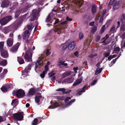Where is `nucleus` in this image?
<instances>
[{
    "label": "nucleus",
    "mask_w": 125,
    "mask_h": 125,
    "mask_svg": "<svg viewBox=\"0 0 125 125\" xmlns=\"http://www.w3.org/2000/svg\"><path fill=\"white\" fill-rule=\"evenodd\" d=\"M70 74V73L69 72H66L64 73L63 74V78H64L66 77L69 76Z\"/></svg>",
    "instance_id": "38"
},
{
    "label": "nucleus",
    "mask_w": 125,
    "mask_h": 125,
    "mask_svg": "<svg viewBox=\"0 0 125 125\" xmlns=\"http://www.w3.org/2000/svg\"><path fill=\"white\" fill-rule=\"evenodd\" d=\"M79 37L80 40H81L83 37V34L82 32H80L79 35Z\"/></svg>",
    "instance_id": "36"
},
{
    "label": "nucleus",
    "mask_w": 125,
    "mask_h": 125,
    "mask_svg": "<svg viewBox=\"0 0 125 125\" xmlns=\"http://www.w3.org/2000/svg\"><path fill=\"white\" fill-rule=\"evenodd\" d=\"M23 112H20L19 113L14 114L13 115V118L17 121L22 120L24 117Z\"/></svg>",
    "instance_id": "4"
},
{
    "label": "nucleus",
    "mask_w": 125,
    "mask_h": 125,
    "mask_svg": "<svg viewBox=\"0 0 125 125\" xmlns=\"http://www.w3.org/2000/svg\"><path fill=\"white\" fill-rule=\"evenodd\" d=\"M7 64V61L6 60H3L1 61L0 62V65L3 66H5Z\"/></svg>",
    "instance_id": "26"
},
{
    "label": "nucleus",
    "mask_w": 125,
    "mask_h": 125,
    "mask_svg": "<svg viewBox=\"0 0 125 125\" xmlns=\"http://www.w3.org/2000/svg\"><path fill=\"white\" fill-rule=\"evenodd\" d=\"M104 55L105 57H107L109 55V52H105L104 53Z\"/></svg>",
    "instance_id": "51"
},
{
    "label": "nucleus",
    "mask_w": 125,
    "mask_h": 125,
    "mask_svg": "<svg viewBox=\"0 0 125 125\" xmlns=\"http://www.w3.org/2000/svg\"><path fill=\"white\" fill-rule=\"evenodd\" d=\"M55 74V73L50 72L48 74V75H49V77H52V76H53Z\"/></svg>",
    "instance_id": "42"
},
{
    "label": "nucleus",
    "mask_w": 125,
    "mask_h": 125,
    "mask_svg": "<svg viewBox=\"0 0 125 125\" xmlns=\"http://www.w3.org/2000/svg\"><path fill=\"white\" fill-rule=\"evenodd\" d=\"M96 10L97 7L96 5H93L92 7V11L93 14L96 12Z\"/></svg>",
    "instance_id": "22"
},
{
    "label": "nucleus",
    "mask_w": 125,
    "mask_h": 125,
    "mask_svg": "<svg viewBox=\"0 0 125 125\" xmlns=\"http://www.w3.org/2000/svg\"><path fill=\"white\" fill-rule=\"evenodd\" d=\"M12 19V16H6L0 20V23L2 25H5Z\"/></svg>",
    "instance_id": "3"
},
{
    "label": "nucleus",
    "mask_w": 125,
    "mask_h": 125,
    "mask_svg": "<svg viewBox=\"0 0 125 125\" xmlns=\"http://www.w3.org/2000/svg\"><path fill=\"white\" fill-rule=\"evenodd\" d=\"M66 89L65 88H59L58 89H56V91H61L62 92V93L63 94H67L70 93L71 91V90H69L65 92Z\"/></svg>",
    "instance_id": "12"
},
{
    "label": "nucleus",
    "mask_w": 125,
    "mask_h": 125,
    "mask_svg": "<svg viewBox=\"0 0 125 125\" xmlns=\"http://www.w3.org/2000/svg\"><path fill=\"white\" fill-rule=\"evenodd\" d=\"M10 1L9 0H4L1 4V7L3 8L7 7L10 5Z\"/></svg>",
    "instance_id": "8"
},
{
    "label": "nucleus",
    "mask_w": 125,
    "mask_h": 125,
    "mask_svg": "<svg viewBox=\"0 0 125 125\" xmlns=\"http://www.w3.org/2000/svg\"><path fill=\"white\" fill-rule=\"evenodd\" d=\"M44 68L45 72H47L48 69V66L47 65H46L45 66Z\"/></svg>",
    "instance_id": "53"
},
{
    "label": "nucleus",
    "mask_w": 125,
    "mask_h": 125,
    "mask_svg": "<svg viewBox=\"0 0 125 125\" xmlns=\"http://www.w3.org/2000/svg\"><path fill=\"white\" fill-rule=\"evenodd\" d=\"M103 68H101L99 69L98 70V68H97L96 69L95 72V75H97V74L100 73L102 72Z\"/></svg>",
    "instance_id": "28"
},
{
    "label": "nucleus",
    "mask_w": 125,
    "mask_h": 125,
    "mask_svg": "<svg viewBox=\"0 0 125 125\" xmlns=\"http://www.w3.org/2000/svg\"><path fill=\"white\" fill-rule=\"evenodd\" d=\"M32 67V64H29L27 67H26L24 71H22V72H24L25 73H28L29 71L31 69Z\"/></svg>",
    "instance_id": "17"
},
{
    "label": "nucleus",
    "mask_w": 125,
    "mask_h": 125,
    "mask_svg": "<svg viewBox=\"0 0 125 125\" xmlns=\"http://www.w3.org/2000/svg\"><path fill=\"white\" fill-rule=\"evenodd\" d=\"M120 1H116V0H110V5L114 4L113 9L114 10H116L119 7V3Z\"/></svg>",
    "instance_id": "6"
},
{
    "label": "nucleus",
    "mask_w": 125,
    "mask_h": 125,
    "mask_svg": "<svg viewBox=\"0 0 125 125\" xmlns=\"http://www.w3.org/2000/svg\"><path fill=\"white\" fill-rule=\"evenodd\" d=\"M96 40L98 41H99L100 39V37L99 35H97L96 37Z\"/></svg>",
    "instance_id": "58"
},
{
    "label": "nucleus",
    "mask_w": 125,
    "mask_h": 125,
    "mask_svg": "<svg viewBox=\"0 0 125 125\" xmlns=\"http://www.w3.org/2000/svg\"><path fill=\"white\" fill-rule=\"evenodd\" d=\"M24 17L25 16H23L21 17L20 21H16L15 23L10 26V29L13 30H16L21 24L23 21V19Z\"/></svg>",
    "instance_id": "1"
},
{
    "label": "nucleus",
    "mask_w": 125,
    "mask_h": 125,
    "mask_svg": "<svg viewBox=\"0 0 125 125\" xmlns=\"http://www.w3.org/2000/svg\"><path fill=\"white\" fill-rule=\"evenodd\" d=\"M120 49L119 47H115L114 50V51H120Z\"/></svg>",
    "instance_id": "47"
},
{
    "label": "nucleus",
    "mask_w": 125,
    "mask_h": 125,
    "mask_svg": "<svg viewBox=\"0 0 125 125\" xmlns=\"http://www.w3.org/2000/svg\"><path fill=\"white\" fill-rule=\"evenodd\" d=\"M29 32L28 30L25 31L23 33V39L24 40H26L27 38H28L29 36V35H28Z\"/></svg>",
    "instance_id": "15"
},
{
    "label": "nucleus",
    "mask_w": 125,
    "mask_h": 125,
    "mask_svg": "<svg viewBox=\"0 0 125 125\" xmlns=\"http://www.w3.org/2000/svg\"><path fill=\"white\" fill-rule=\"evenodd\" d=\"M0 54L3 57L6 58L8 56V53L7 51L4 49H2L0 50Z\"/></svg>",
    "instance_id": "10"
},
{
    "label": "nucleus",
    "mask_w": 125,
    "mask_h": 125,
    "mask_svg": "<svg viewBox=\"0 0 125 125\" xmlns=\"http://www.w3.org/2000/svg\"><path fill=\"white\" fill-rule=\"evenodd\" d=\"M117 55L116 54H114L113 55H110V60L113 58L116 57Z\"/></svg>",
    "instance_id": "48"
},
{
    "label": "nucleus",
    "mask_w": 125,
    "mask_h": 125,
    "mask_svg": "<svg viewBox=\"0 0 125 125\" xmlns=\"http://www.w3.org/2000/svg\"><path fill=\"white\" fill-rule=\"evenodd\" d=\"M21 13V11L20 10H18L16 11L15 13V17L16 18L18 17Z\"/></svg>",
    "instance_id": "31"
},
{
    "label": "nucleus",
    "mask_w": 125,
    "mask_h": 125,
    "mask_svg": "<svg viewBox=\"0 0 125 125\" xmlns=\"http://www.w3.org/2000/svg\"><path fill=\"white\" fill-rule=\"evenodd\" d=\"M116 61V60L115 59H113L111 62V65L110 66V67L112 66L115 63Z\"/></svg>",
    "instance_id": "46"
},
{
    "label": "nucleus",
    "mask_w": 125,
    "mask_h": 125,
    "mask_svg": "<svg viewBox=\"0 0 125 125\" xmlns=\"http://www.w3.org/2000/svg\"><path fill=\"white\" fill-rule=\"evenodd\" d=\"M21 43L17 42L16 44L14 45L11 48L10 51L12 53H15L17 51V50L21 44Z\"/></svg>",
    "instance_id": "7"
},
{
    "label": "nucleus",
    "mask_w": 125,
    "mask_h": 125,
    "mask_svg": "<svg viewBox=\"0 0 125 125\" xmlns=\"http://www.w3.org/2000/svg\"><path fill=\"white\" fill-rule=\"evenodd\" d=\"M73 79L72 77L69 78H66L64 80V82H68V83H71L73 82Z\"/></svg>",
    "instance_id": "21"
},
{
    "label": "nucleus",
    "mask_w": 125,
    "mask_h": 125,
    "mask_svg": "<svg viewBox=\"0 0 125 125\" xmlns=\"http://www.w3.org/2000/svg\"><path fill=\"white\" fill-rule=\"evenodd\" d=\"M105 29V25H104L102 27L101 30L100 32V33L102 34L103 33Z\"/></svg>",
    "instance_id": "33"
},
{
    "label": "nucleus",
    "mask_w": 125,
    "mask_h": 125,
    "mask_svg": "<svg viewBox=\"0 0 125 125\" xmlns=\"http://www.w3.org/2000/svg\"><path fill=\"white\" fill-rule=\"evenodd\" d=\"M94 21L90 22L89 24V25L90 26H93L94 24Z\"/></svg>",
    "instance_id": "64"
},
{
    "label": "nucleus",
    "mask_w": 125,
    "mask_h": 125,
    "mask_svg": "<svg viewBox=\"0 0 125 125\" xmlns=\"http://www.w3.org/2000/svg\"><path fill=\"white\" fill-rule=\"evenodd\" d=\"M123 40L125 38V32L121 36Z\"/></svg>",
    "instance_id": "61"
},
{
    "label": "nucleus",
    "mask_w": 125,
    "mask_h": 125,
    "mask_svg": "<svg viewBox=\"0 0 125 125\" xmlns=\"http://www.w3.org/2000/svg\"><path fill=\"white\" fill-rule=\"evenodd\" d=\"M17 61L20 64H22L24 63V59L21 57H18Z\"/></svg>",
    "instance_id": "20"
},
{
    "label": "nucleus",
    "mask_w": 125,
    "mask_h": 125,
    "mask_svg": "<svg viewBox=\"0 0 125 125\" xmlns=\"http://www.w3.org/2000/svg\"><path fill=\"white\" fill-rule=\"evenodd\" d=\"M38 14L37 10H33L32 11V13L31 15L32 16V17H33L35 18L36 19V16Z\"/></svg>",
    "instance_id": "23"
},
{
    "label": "nucleus",
    "mask_w": 125,
    "mask_h": 125,
    "mask_svg": "<svg viewBox=\"0 0 125 125\" xmlns=\"http://www.w3.org/2000/svg\"><path fill=\"white\" fill-rule=\"evenodd\" d=\"M51 17L50 14H49L46 19L45 22L47 23H49L51 20Z\"/></svg>",
    "instance_id": "30"
},
{
    "label": "nucleus",
    "mask_w": 125,
    "mask_h": 125,
    "mask_svg": "<svg viewBox=\"0 0 125 125\" xmlns=\"http://www.w3.org/2000/svg\"><path fill=\"white\" fill-rule=\"evenodd\" d=\"M32 53L31 52V50L29 49L26 52L24 55V58L27 62L31 61L32 60Z\"/></svg>",
    "instance_id": "5"
},
{
    "label": "nucleus",
    "mask_w": 125,
    "mask_h": 125,
    "mask_svg": "<svg viewBox=\"0 0 125 125\" xmlns=\"http://www.w3.org/2000/svg\"><path fill=\"white\" fill-rule=\"evenodd\" d=\"M65 2H66V4L65 5L64 7L66 8H68L70 6V4H69L68 3L67 1H66Z\"/></svg>",
    "instance_id": "49"
},
{
    "label": "nucleus",
    "mask_w": 125,
    "mask_h": 125,
    "mask_svg": "<svg viewBox=\"0 0 125 125\" xmlns=\"http://www.w3.org/2000/svg\"><path fill=\"white\" fill-rule=\"evenodd\" d=\"M74 54L75 56L78 57L79 56L78 53V52L77 51H76L74 53Z\"/></svg>",
    "instance_id": "60"
},
{
    "label": "nucleus",
    "mask_w": 125,
    "mask_h": 125,
    "mask_svg": "<svg viewBox=\"0 0 125 125\" xmlns=\"http://www.w3.org/2000/svg\"><path fill=\"white\" fill-rule=\"evenodd\" d=\"M106 9H104L101 12V16H103V17H104V15L106 12Z\"/></svg>",
    "instance_id": "44"
},
{
    "label": "nucleus",
    "mask_w": 125,
    "mask_h": 125,
    "mask_svg": "<svg viewBox=\"0 0 125 125\" xmlns=\"http://www.w3.org/2000/svg\"><path fill=\"white\" fill-rule=\"evenodd\" d=\"M49 51H50V50H49V49H47L46 50V55L47 56H48L50 54Z\"/></svg>",
    "instance_id": "57"
},
{
    "label": "nucleus",
    "mask_w": 125,
    "mask_h": 125,
    "mask_svg": "<svg viewBox=\"0 0 125 125\" xmlns=\"http://www.w3.org/2000/svg\"><path fill=\"white\" fill-rule=\"evenodd\" d=\"M1 90L3 92H6L7 91V89L6 88L4 87L3 86L1 88Z\"/></svg>",
    "instance_id": "40"
},
{
    "label": "nucleus",
    "mask_w": 125,
    "mask_h": 125,
    "mask_svg": "<svg viewBox=\"0 0 125 125\" xmlns=\"http://www.w3.org/2000/svg\"><path fill=\"white\" fill-rule=\"evenodd\" d=\"M41 59H38L36 62V63H38V64L39 65H42L43 63V61H42Z\"/></svg>",
    "instance_id": "35"
},
{
    "label": "nucleus",
    "mask_w": 125,
    "mask_h": 125,
    "mask_svg": "<svg viewBox=\"0 0 125 125\" xmlns=\"http://www.w3.org/2000/svg\"><path fill=\"white\" fill-rule=\"evenodd\" d=\"M5 74L3 73H2L0 75V77L1 78H3Z\"/></svg>",
    "instance_id": "63"
},
{
    "label": "nucleus",
    "mask_w": 125,
    "mask_h": 125,
    "mask_svg": "<svg viewBox=\"0 0 125 125\" xmlns=\"http://www.w3.org/2000/svg\"><path fill=\"white\" fill-rule=\"evenodd\" d=\"M36 90L33 88H31L29 91V95H33L35 93Z\"/></svg>",
    "instance_id": "18"
},
{
    "label": "nucleus",
    "mask_w": 125,
    "mask_h": 125,
    "mask_svg": "<svg viewBox=\"0 0 125 125\" xmlns=\"http://www.w3.org/2000/svg\"><path fill=\"white\" fill-rule=\"evenodd\" d=\"M67 48H68L67 45H64L62 47V49L63 50H65Z\"/></svg>",
    "instance_id": "55"
},
{
    "label": "nucleus",
    "mask_w": 125,
    "mask_h": 125,
    "mask_svg": "<svg viewBox=\"0 0 125 125\" xmlns=\"http://www.w3.org/2000/svg\"><path fill=\"white\" fill-rule=\"evenodd\" d=\"M11 104L12 105H13L14 106L17 105L16 99H14L12 100L11 103Z\"/></svg>",
    "instance_id": "32"
},
{
    "label": "nucleus",
    "mask_w": 125,
    "mask_h": 125,
    "mask_svg": "<svg viewBox=\"0 0 125 125\" xmlns=\"http://www.w3.org/2000/svg\"><path fill=\"white\" fill-rule=\"evenodd\" d=\"M97 80L96 79L94 80H93L92 82L91 85H94L95 83H96Z\"/></svg>",
    "instance_id": "52"
},
{
    "label": "nucleus",
    "mask_w": 125,
    "mask_h": 125,
    "mask_svg": "<svg viewBox=\"0 0 125 125\" xmlns=\"http://www.w3.org/2000/svg\"><path fill=\"white\" fill-rule=\"evenodd\" d=\"M83 77L81 76L79 79L76 80L73 84V86H76L78 85L81 83L83 80Z\"/></svg>",
    "instance_id": "13"
},
{
    "label": "nucleus",
    "mask_w": 125,
    "mask_h": 125,
    "mask_svg": "<svg viewBox=\"0 0 125 125\" xmlns=\"http://www.w3.org/2000/svg\"><path fill=\"white\" fill-rule=\"evenodd\" d=\"M9 29H10V26L6 27L4 28L3 30V31L4 33L6 34L9 31Z\"/></svg>",
    "instance_id": "25"
},
{
    "label": "nucleus",
    "mask_w": 125,
    "mask_h": 125,
    "mask_svg": "<svg viewBox=\"0 0 125 125\" xmlns=\"http://www.w3.org/2000/svg\"><path fill=\"white\" fill-rule=\"evenodd\" d=\"M13 39L9 38L7 41V45L9 47H11L13 44Z\"/></svg>",
    "instance_id": "16"
},
{
    "label": "nucleus",
    "mask_w": 125,
    "mask_h": 125,
    "mask_svg": "<svg viewBox=\"0 0 125 125\" xmlns=\"http://www.w3.org/2000/svg\"><path fill=\"white\" fill-rule=\"evenodd\" d=\"M12 94L13 95L16 96L19 98L23 97L25 94L24 91L21 89L13 91Z\"/></svg>",
    "instance_id": "2"
},
{
    "label": "nucleus",
    "mask_w": 125,
    "mask_h": 125,
    "mask_svg": "<svg viewBox=\"0 0 125 125\" xmlns=\"http://www.w3.org/2000/svg\"><path fill=\"white\" fill-rule=\"evenodd\" d=\"M45 71H43L42 72V73H41L40 74V76L41 78H44L45 77Z\"/></svg>",
    "instance_id": "41"
},
{
    "label": "nucleus",
    "mask_w": 125,
    "mask_h": 125,
    "mask_svg": "<svg viewBox=\"0 0 125 125\" xmlns=\"http://www.w3.org/2000/svg\"><path fill=\"white\" fill-rule=\"evenodd\" d=\"M53 105L55 107H57L60 106V105L57 102H56L53 103Z\"/></svg>",
    "instance_id": "43"
},
{
    "label": "nucleus",
    "mask_w": 125,
    "mask_h": 125,
    "mask_svg": "<svg viewBox=\"0 0 125 125\" xmlns=\"http://www.w3.org/2000/svg\"><path fill=\"white\" fill-rule=\"evenodd\" d=\"M65 62L62 61L61 60H60L58 62V66H60L61 65H63V62Z\"/></svg>",
    "instance_id": "45"
},
{
    "label": "nucleus",
    "mask_w": 125,
    "mask_h": 125,
    "mask_svg": "<svg viewBox=\"0 0 125 125\" xmlns=\"http://www.w3.org/2000/svg\"><path fill=\"white\" fill-rule=\"evenodd\" d=\"M4 43V42H0V50L2 49H4L3 48Z\"/></svg>",
    "instance_id": "39"
},
{
    "label": "nucleus",
    "mask_w": 125,
    "mask_h": 125,
    "mask_svg": "<svg viewBox=\"0 0 125 125\" xmlns=\"http://www.w3.org/2000/svg\"><path fill=\"white\" fill-rule=\"evenodd\" d=\"M104 17H103V16H101L100 20L99 21V22L100 23H101L104 20Z\"/></svg>",
    "instance_id": "50"
},
{
    "label": "nucleus",
    "mask_w": 125,
    "mask_h": 125,
    "mask_svg": "<svg viewBox=\"0 0 125 125\" xmlns=\"http://www.w3.org/2000/svg\"><path fill=\"white\" fill-rule=\"evenodd\" d=\"M71 99V97H67L64 100V102L65 103L66 102H67L69 100Z\"/></svg>",
    "instance_id": "54"
},
{
    "label": "nucleus",
    "mask_w": 125,
    "mask_h": 125,
    "mask_svg": "<svg viewBox=\"0 0 125 125\" xmlns=\"http://www.w3.org/2000/svg\"><path fill=\"white\" fill-rule=\"evenodd\" d=\"M121 18L120 21L122 23H124V22L125 21V14L123 13L121 16Z\"/></svg>",
    "instance_id": "24"
},
{
    "label": "nucleus",
    "mask_w": 125,
    "mask_h": 125,
    "mask_svg": "<svg viewBox=\"0 0 125 125\" xmlns=\"http://www.w3.org/2000/svg\"><path fill=\"white\" fill-rule=\"evenodd\" d=\"M75 99H73L70 101H69L68 103L66 104V107H68L71 105L72 103L74 102L75 101Z\"/></svg>",
    "instance_id": "29"
},
{
    "label": "nucleus",
    "mask_w": 125,
    "mask_h": 125,
    "mask_svg": "<svg viewBox=\"0 0 125 125\" xmlns=\"http://www.w3.org/2000/svg\"><path fill=\"white\" fill-rule=\"evenodd\" d=\"M55 98L58 101H62L64 100V97L62 96H56Z\"/></svg>",
    "instance_id": "27"
},
{
    "label": "nucleus",
    "mask_w": 125,
    "mask_h": 125,
    "mask_svg": "<svg viewBox=\"0 0 125 125\" xmlns=\"http://www.w3.org/2000/svg\"><path fill=\"white\" fill-rule=\"evenodd\" d=\"M27 27L28 31L30 30L31 29V30L32 29V28L31 29L32 26L31 25H27Z\"/></svg>",
    "instance_id": "56"
},
{
    "label": "nucleus",
    "mask_w": 125,
    "mask_h": 125,
    "mask_svg": "<svg viewBox=\"0 0 125 125\" xmlns=\"http://www.w3.org/2000/svg\"><path fill=\"white\" fill-rule=\"evenodd\" d=\"M87 86V85H85L82 88V90L79 91H78V90H77L76 92H78L76 93V95L78 96L81 95L83 92H84L85 91V89H86V88Z\"/></svg>",
    "instance_id": "14"
},
{
    "label": "nucleus",
    "mask_w": 125,
    "mask_h": 125,
    "mask_svg": "<svg viewBox=\"0 0 125 125\" xmlns=\"http://www.w3.org/2000/svg\"><path fill=\"white\" fill-rule=\"evenodd\" d=\"M59 19H58L56 20L55 22L54 23V25H55L58 23L59 22Z\"/></svg>",
    "instance_id": "62"
},
{
    "label": "nucleus",
    "mask_w": 125,
    "mask_h": 125,
    "mask_svg": "<svg viewBox=\"0 0 125 125\" xmlns=\"http://www.w3.org/2000/svg\"><path fill=\"white\" fill-rule=\"evenodd\" d=\"M38 122V120L36 118H35L32 123V125H37Z\"/></svg>",
    "instance_id": "34"
},
{
    "label": "nucleus",
    "mask_w": 125,
    "mask_h": 125,
    "mask_svg": "<svg viewBox=\"0 0 125 125\" xmlns=\"http://www.w3.org/2000/svg\"><path fill=\"white\" fill-rule=\"evenodd\" d=\"M115 25H113V27L111 28L110 30V33L112 32V33H114V30L115 29Z\"/></svg>",
    "instance_id": "37"
},
{
    "label": "nucleus",
    "mask_w": 125,
    "mask_h": 125,
    "mask_svg": "<svg viewBox=\"0 0 125 125\" xmlns=\"http://www.w3.org/2000/svg\"><path fill=\"white\" fill-rule=\"evenodd\" d=\"M109 36L108 34L106 35L105 36L103 37L102 39L101 40H104L102 42L103 43V45H106L109 43V42L107 41V39L109 38Z\"/></svg>",
    "instance_id": "9"
},
{
    "label": "nucleus",
    "mask_w": 125,
    "mask_h": 125,
    "mask_svg": "<svg viewBox=\"0 0 125 125\" xmlns=\"http://www.w3.org/2000/svg\"><path fill=\"white\" fill-rule=\"evenodd\" d=\"M66 19L67 21H71L72 20V19L70 18L68 16L66 17Z\"/></svg>",
    "instance_id": "59"
},
{
    "label": "nucleus",
    "mask_w": 125,
    "mask_h": 125,
    "mask_svg": "<svg viewBox=\"0 0 125 125\" xmlns=\"http://www.w3.org/2000/svg\"><path fill=\"white\" fill-rule=\"evenodd\" d=\"M75 42L74 41H72L69 45H67L68 49L70 50H73L75 47Z\"/></svg>",
    "instance_id": "11"
},
{
    "label": "nucleus",
    "mask_w": 125,
    "mask_h": 125,
    "mask_svg": "<svg viewBox=\"0 0 125 125\" xmlns=\"http://www.w3.org/2000/svg\"><path fill=\"white\" fill-rule=\"evenodd\" d=\"M42 98V96L41 95L36 96L35 97V101L38 105H39V102L40 99Z\"/></svg>",
    "instance_id": "19"
}]
</instances>
